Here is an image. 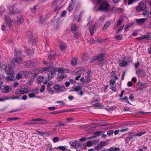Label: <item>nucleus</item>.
<instances>
[{"label": "nucleus", "mask_w": 151, "mask_h": 151, "mask_svg": "<svg viewBox=\"0 0 151 151\" xmlns=\"http://www.w3.org/2000/svg\"><path fill=\"white\" fill-rule=\"evenodd\" d=\"M65 71V69L61 68H54L50 70V73L51 76L49 74L48 75V79L50 80L54 77L55 75V72L57 71L59 73H63Z\"/></svg>", "instance_id": "obj_1"}, {"label": "nucleus", "mask_w": 151, "mask_h": 151, "mask_svg": "<svg viewBox=\"0 0 151 151\" xmlns=\"http://www.w3.org/2000/svg\"><path fill=\"white\" fill-rule=\"evenodd\" d=\"M110 6L106 1L103 2L100 6L99 10L104 12L109 11L110 9Z\"/></svg>", "instance_id": "obj_2"}, {"label": "nucleus", "mask_w": 151, "mask_h": 151, "mask_svg": "<svg viewBox=\"0 0 151 151\" xmlns=\"http://www.w3.org/2000/svg\"><path fill=\"white\" fill-rule=\"evenodd\" d=\"M5 22L9 29H11L13 27L12 20L9 15H5Z\"/></svg>", "instance_id": "obj_3"}, {"label": "nucleus", "mask_w": 151, "mask_h": 151, "mask_svg": "<svg viewBox=\"0 0 151 151\" xmlns=\"http://www.w3.org/2000/svg\"><path fill=\"white\" fill-rule=\"evenodd\" d=\"M146 7V4L143 2H141L139 3V5L136 7V10L137 12L143 11L145 9Z\"/></svg>", "instance_id": "obj_4"}, {"label": "nucleus", "mask_w": 151, "mask_h": 151, "mask_svg": "<svg viewBox=\"0 0 151 151\" xmlns=\"http://www.w3.org/2000/svg\"><path fill=\"white\" fill-rule=\"evenodd\" d=\"M5 72L7 75H14L13 68L9 65L6 66L5 68Z\"/></svg>", "instance_id": "obj_5"}, {"label": "nucleus", "mask_w": 151, "mask_h": 151, "mask_svg": "<svg viewBox=\"0 0 151 151\" xmlns=\"http://www.w3.org/2000/svg\"><path fill=\"white\" fill-rule=\"evenodd\" d=\"M28 90L27 88H20L17 89L15 92L17 94H24L28 92Z\"/></svg>", "instance_id": "obj_6"}, {"label": "nucleus", "mask_w": 151, "mask_h": 151, "mask_svg": "<svg viewBox=\"0 0 151 151\" xmlns=\"http://www.w3.org/2000/svg\"><path fill=\"white\" fill-rule=\"evenodd\" d=\"M129 64V62L125 58H123L119 61V65L122 67H125Z\"/></svg>", "instance_id": "obj_7"}, {"label": "nucleus", "mask_w": 151, "mask_h": 151, "mask_svg": "<svg viewBox=\"0 0 151 151\" xmlns=\"http://www.w3.org/2000/svg\"><path fill=\"white\" fill-rule=\"evenodd\" d=\"M23 19L22 17L21 16H18L17 18V20H12L13 23L15 25H18V24H21L23 22Z\"/></svg>", "instance_id": "obj_8"}, {"label": "nucleus", "mask_w": 151, "mask_h": 151, "mask_svg": "<svg viewBox=\"0 0 151 151\" xmlns=\"http://www.w3.org/2000/svg\"><path fill=\"white\" fill-rule=\"evenodd\" d=\"M53 88L55 91H64L65 90V88L64 86H60L58 84L55 85Z\"/></svg>", "instance_id": "obj_9"}, {"label": "nucleus", "mask_w": 151, "mask_h": 151, "mask_svg": "<svg viewBox=\"0 0 151 151\" xmlns=\"http://www.w3.org/2000/svg\"><path fill=\"white\" fill-rule=\"evenodd\" d=\"M12 90L11 88L9 86H4L1 89V91L3 93H8Z\"/></svg>", "instance_id": "obj_10"}, {"label": "nucleus", "mask_w": 151, "mask_h": 151, "mask_svg": "<svg viewBox=\"0 0 151 151\" xmlns=\"http://www.w3.org/2000/svg\"><path fill=\"white\" fill-rule=\"evenodd\" d=\"M22 63V60L19 57L16 58L14 60H13L11 62L12 64L13 65H16V63L21 64Z\"/></svg>", "instance_id": "obj_11"}, {"label": "nucleus", "mask_w": 151, "mask_h": 151, "mask_svg": "<svg viewBox=\"0 0 151 151\" xmlns=\"http://www.w3.org/2000/svg\"><path fill=\"white\" fill-rule=\"evenodd\" d=\"M9 12L11 14H13L17 13L18 12V10L15 7L13 6L10 7L9 8Z\"/></svg>", "instance_id": "obj_12"}, {"label": "nucleus", "mask_w": 151, "mask_h": 151, "mask_svg": "<svg viewBox=\"0 0 151 151\" xmlns=\"http://www.w3.org/2000/svg\"><path fill=\"white\" fill-rule=\"evenodd\" d=\"M76 1L77 0H71L68 9L69 11H71L73 9Z\"/></svg>", "instance_id": "obj_13"}, {"label": "nucleus", "mask_w": 151, "mask_h": 151, "mask_svg": "<svg viewBox=\"0 0 151 151\" xmlns=\"http://www.w3.org/2000/svg\"><path fill=\"white\" fill-rule=\"evenodd\" d=\"M58 42L60 44V48L61 50H65L66 48V45L65 44L60 40Z\"/></svg>", "instance_id": "obj_14"}, {"label": "nucleus", "mask_w": 151, "mask_h": 151, "mask_svg": "<svg viewBox=\"0 0 151 151\" xmlns=\"http://www.w3.org/2000/svg\"><path fill=\"white\" fill-rule=\"evenodd\" d=\"M52 68H53L51 67V66H49L47 67H44L40 69V71L42 73H43L44 71H49L50 73V70Z\"/></svg>", "instance_id": "obj_15"}, {"label": "nucleus", "mask_w": 151, "mask_h": 151, "mask_svg": "<svg viewBox=\"0 0 151 151\" xmlns=\"http://www.w3.org/2000/svg\"><path fill=\"white\" fill-rule=\"evenodd\" d=\"M104 56V55L102 54H101L98 56H95L94 57L91 59L90 61V63L93 62L94 61L97 60L99 58H102Z\"/></svg>", "instance_id": "obj_16"}, {"label": "nucleus", "mask_w": 151, "mask_h": 151, "mask_svg": "<svg viewBox=\"0 0 151 151\" xmlns=\"http://www.w3.org/2000/svg\"><path fill=\"white\" fill-rule=\"evenodd\" d=\"M99 26V25H97V24H96L95 25H94L92 27H90L89 31L91 35H93L95 28V27H96L97 28Z\"/></svg>", "instance_id": "obj_17"}, {"label": "nucleus", "mask_w": 151, "mask_h": 151, "mask_svg": "<svg viewBox=\"0 0 151 151\" xmlns=\"http://www.w3.org/2000/svg\"><path fill=\"white\" fill-rule=\"evenodd\" d=\"M27 72H24V71H21L19 72L18 74H17L16 76V78L18 79H19L21 78L23 75L24 74H26Z\"/></svg>", "instance_id": "obj_18"}, {"label": "nucleus", "mask_w": 151, "mask_h": 151, "mask_svg": "<svg viewBox=\"0 0 151 151\" xmlns=\"http://www.w3.org/2000/svg\"><path fill=\"white\" fill-rule=\"evenodd\" d=\"M67 146H60L57 147V148L59 150H60L62 151H68V150L67 148Z\"/></svg>", "instance_id": "obj_19"}, {"label": "nucleus", "mask_w": 151, "mask_h": 151, "mask_svg": "<svg viewBox=\"0 0 151 151\" xmlns=\"http://www.w3.org/2000/svg\"><path fill=\"white\" fill-rule=\"evenodd\" d=\"M65 76V75L62 74L61 75L58 76L56 78V79L59 81H62Z\"/></svg>", "instance_id": "obj_20"}, {"label": "nucleus", "mask_w": 151, "mask_h": 151, "mask_svg": "<svg viewBox=\"0 0 151 151\" xmlns=\"http://www.w3.org/2000/svg\"><path fill=\"white\" fill-rule=\"evenodd\" d=\"M146 20V19L143 18L141 19H137L136 20V22L139 24H143Z\"/></svg>", "instance_id": "obj_21"}, {"label": "nucleus", "mask_w": 151, "mask_h": 151, "mask_svg": "<svg viewBox=\"0 0 151 151\" xmlns=\"http://www.w3.org/2000/svg\"><path fill=\"white\" fill-rule=\"evenodd\" d=\"M81 16L80 14L75 16L74 20L76 22H78L81 20Z\"/></svg>", "instance_id": "obj_22"}, {"label": "nucleus", "mask_w": 151, "mask_h": 151, "mask_svg": "<svg viewBox=\"0 0 151 151\" xmlns=\"http://www.w3.org/2000/svg\"><path fill=\"white\" fill-rule=\"evenodd\" d=\"M82 88V86H78L77 87H73V91L77 92L81 90Z\"/></svg>", "instance_id": "obj_23"}, {"label": "nucleus", "mask_w": 151, "mask_h": 151, "mask_svg": "<svg viewBox=\"0 0 151 151\" xmlns=\"http://www.w3.org/2000/svg\"><path fill=\"white\" fill-rule=\"evenodd\" d=\"M106 62L105 59L103 58L99 60L98 62V64L100 66H103Z\"/></svg>", "instance_id": "obj_24"}, {"label": "nucleus", "mask_w": 151, "mask_h": 151, "mask_svg": "<svg viewBox=\"0 0 151 151\" xmlns=\"http://www.w3.org/2000/svg\"><path fill=\"white\" fill-rule=\"evenodd\" d=\"M7 65H5L4 63H0V70H4L6 67Z\"/></svg>", "instance_id": "obj_25"}, {"label": "nucleus", "mask_w": 151, "mask_h": 151, "mask_svg": "<svg viewBox=\"0 0 151 151\" xmlns=\"http://www.w3.org/2000/svg\"><path fill=\"white\" fill-rule=\"evenodd\" d=\"M73 37L74 39H77L79 37V33L77 30L73 32Z\"/></svg>", "instance_id": "obj_26"}, {"label": "nucleus", "mask_w": 151, "mask_h": 151, "mask_svg": "<svg viewBox=\"0 0 151 151\" xmlns=\"http://www.w3.org/2000/svg\"><path fill=\"white\" fill-rule=\"evenodd\" d=\"M122 19H120L118 21V22H117V24H115V26L114 27V29H117L118 27L119 26V25L121 24L122 22Z\"/></svg>", "instance_id": "obj_27"}, {"label": "nucleus", "mask_w": 151, "mask_h": 151, "mask_svg": "<svg viewBox=\"0 0 151 151\" xmlns=\"http://www.w3.org/2000/svg\"><path fill=\"white\" fill-rule=\"evenodd\" d=\"M142 15L144 17H147L149 15V11L146 10H144L143 11Z\"/></svg>", "instance_id": "obj_28"}, {"label": "nucleus", "mask_w": 151, "mask_h": 151, "mask_svg": "<svg viewBox=\"0 0 151 151\" xmlns=\"http://www.w3.org/2000/svg\"><path fill=\"white\" fill-rule=\"evenodd\" d=\"M88 56L87 54H85L82 57L81 60L83 62L88 60Z\"/></svg>", "instance_id": "obj_29"}, {"label": "nucleus", "mask_w": 151, "mask_h": 151, "mask_svg": "<svg viewBox=\"0 0 151 151\" xmlns=\"http://www.w3.org/2000/svg\"><path fill=\"white\" fill-rule=\"evenodd\" d=\"M71 29L73 32L77 30L75 25L73 24H72L71 27Z\"/></svg>", "instance_id": "obj_30"}, {"label": "nucleus", "mask_w": 151, "mask_h": 151, "mask_svg": "<svg viewBox=\"0 0 151 151\" xmlns=\"http://www.w3.org/2000/svg\"><path fill=\"white\" fill-rule=\"evenodd\" d=\"M101 145L102 147H104L108 145L109 144V142L108 141H101L100 142Z\"/></svg>", "instance_id": "obj_31"}, {"label": "nucleus", "mask_w": 151, "mask_h": 151, "mask_svg": "<svg viewBox=\"0 0 151 151\" xmlns=\"http://www.w3.org/2000/svg\"><path fill=\"white\" fill-rule=\"evenodd\" d=\"M109 151H119L120 150L119 148L116 147L114 148L113 147H111L108 149Z\"/></svg>", "instance_id": "obj_32"}, {"label": "nucleus", "mask_w": 151, "mask_h": 151, "mask_svg": "<svg viewBox=\"0 0 151 151\" xmlns=\"http://www.w3.org/2000/svg\"><path fill=\"white\" fill-rule=\"evenodd\" d=\"M11 76H6L5 78L6 80L8 81H12L14 79V75H10Z\"/></svg>", "instance_id": "obj_33"}, {"label": "nucleus", "mask_w": 151, "mask_h": 151, "mask_svg": "<svg viewBox=\"0 0 151 151\" xmlns=\"http://www.w3.org/2000/svg\"><path fill=\"white\" fill-rule=\"evenodd\" d=\"M145 132H139L138 133H136L135 134L133 135V137L135 136H139L140 137L143 135L145 133Z\"/></svg>", "instance_id": "obj_34"}, {"label": "nucleus", "mask_w": 151, "mask_h": 151, "mask_svg": "<svg viewBox=\"0 0 151 151\" xmlns=\"http://www.w3.org/2000/svg\"><path fill=\"white\" fill-rule=\"evenodd\" d=\"M47 90H48V92L50 94H52L54 92L53 91L50 87V86L48 85L47 86Z\"/></svg>", "instance_id": "obj_35"}, {"label": "nucleus", "mask_w": 151, "mask_h": 151, "mask_svg": "<svg viewBox=\"0 0 151 151\" xmlns=\"http://www.w3.org/2000/svg\"><path fill=\"white\" fill-rule=\"evenodd\" d=\"M43 81V77L42 76H40L36 80L37 82L38 83H40Z\"/></svg>", "instance_id": "obj_36"}, {"label": "nucleus", "mask_w": 151, "mask_h": 151, "mask_svg": "<svg viewBox=\"0 0 151 151\" xmlns=\"http://www.w3.org/2000/svg\"><path fill=\"white\" fill-rule=\"evenodd\" d=\"M149 37L147 35H143L140 36V37H138L137 38V39L138 40H144L145 39H148L149 38Z\"/></svg>", "instance_id": "obj_37"}, {"label": "nucleus", "mask_w": 151, "mask_h": 151, "mask_svg": "<svg viewBox=\"0 0 151 151\" xmlns=\"http://www.w3.org/2000/svg\"><path fill=\"white\" fill-rule=\"evenodd\" d=\"M105 19V17L104 16H102L98 20L99 22L98 23L97 25H100V23H101L102 22V21L104 20Z\"/></svg>", "instance_id": "obj_38"}, {"label": "nucleus", "mask_w": 151, "mask_h": 151, "mask_svg": "<svg viewBox=\"0 0 151 151\" xmlns=\"http://www.w3.org/2000/svg\"><path fill=\"white\" fill-rule=\"evenodd\" d=\"M121 100L123 102H125L127 103L130 104L128 100L127 97L126 96H125L123 98L121 99Z\"/></svg>", "instance_id": "obj_39"}, {"label": "nucleus", "mask_w": 151, "mask_h": 151, "mask_svg": "<svg viewBox=\"0 0 151 151\" xmlns=\"http://www.w3.org/2000/svg\"><path fill=\"white\" fill-rule=\"evenodd\" d=\"M77 62V59L76 58H74L72 60L71 63L73 65H75L76 64Z\"/></svg>", "instance_id": "obj_40"}, {"label": "nucleus", "mask_w": 151, "mask_h": 151, "mask_svg": "<svg viewBox=\"0 0 151 151\" xmlns=\"http://www.w3.org/2000/svg\"><path fill=\"white\" fill-rule=\"evenodd\" d=\"M110 23L111 22L109 21H108L106 22L103 27V29H106V28H107L110 25Z\"/></svg>", "instance_id": "obj_41"}, {"label": "nucleus", "mask_w": 151, "mask_h": 151, "mask_svg": "<svg viewBox=\"0 0 151 151\" xmlns=\"http://www.w3.org/2000/svg\"><path fill=\"white\" fill-rule=\"evenodd\" d=\"M101 134V132L100 131H97L96 132L93 134L94 137H96L100 135Z\"/></svg>", "instance_id": "obj_42"}, {"label": "nucleus", "mask_w": 151, "mask_h": 151, "mask_svg": "<svg viewBox=\"0 0 151 151\" xmlns=\"http://www.w3.org/2000/svg\"><path fill=\"white\" fill-rule=\"evenodd\" d=\"M48 55L49 58L50 59H51L53 58L55 56V54H54L53 52H51L49 54H48Z\"/></svg>", "instance_id": "obj_43"}, {"label": "nucleus", "mask_w": 151, "mask_h": 151, "mask_svg": "<svg viewBox=\"0 0 151 151\" xmlns=\"http://www.w3.org/2000/svg\"><path fill=\"white\" fill-rule=\"evenodd\" d=\"M108 88L109 86L107 85L104 86L102 87L101 91L103 92H106V90Z\"/></svg>", "instance_id": "obj_44"}, {"label": "nucleus", "mask_w": 151, "mask_h": 151, "mask_svg": "<svg viewBox=\"0 0 151 151\" xmlns=\"http://www.w3.org/2000/svg\"><path fill=\"white\" fill-rule=\"evenodd\" d=\"M102 146L101 145L100 143V142L99 144H98L97 146L95 147L94 149L96 150H99L101 148Z\"/></svg>", "instance_id": "obj_45"}, {"label": "nucleus", "mask_w": 151, "mask_h": 151, "mask_svg": "<svg viewBox=\"0 0 151 151\" xmlns=\"http://www.w3.org/2000/svg\"><path fill=\"white\" fill-rule=\"evenodd\" d=\"M77 142L76 141H70L69 142V144L70 145L74 146L76 145Z\"/></svg>", "instance_id": "obj_46"}, {"label": "nucleus", "mask_w": 151, "mask_h": 151, "mask_svg": "<svg viewBox=\"0 0 151 151\" xmlns=\"http://www.w3.org/2000/svg\"><path fill=\"white\" fill-rule=\"evenodd\" d=\"M5 10L3 6L0 7V15L2 14Z\"/></svg>", "instance_id": "obj_47"}, {"label": "nucleus", "mask_w": 151, "mask_h": 151, "mask_svg": "<svg viewBox=\"0 0 151 151\" xmlns=\"http://www.w3.org/2000/svg\"><path fill=\"white\" fill-rule=\"evenodd\" d=\"M93 142L92 141H89L88 142L86 143V145L88 147H90L91 146L93 145Z\"/></svg>", "instance_id": "obj_48"}, {"label": "nucleus", "mask_w": 151, "mask_h": 151, "mask_svg": "<svg viewBox=\"0 0 151 151\" xmlns=\"http://www.w3.org/2000/svg\"><path fill=\"white\" fill-rule=\"evenodd\" d=\"M116 82L113 79H111L110 81V86L115 85Z\"/></svg>", "instance_id": "obj_49"}, {"label": "nucleus", "mask_w": 151, "mask_h": 151, "mask_svg": "<svg viewBox=\"0 0 151 151\" xmlns=\"http://www.w3.org/2000/svg\"><path fill=\"white\" fill-rule=\"evenodd\" d=\"M110 88L114 91H116V86L113 85L112 86H110Z\"/></svg>", "instance_id": "obj_50"}, {"label": "nucleus", "mask_w": 151, "mask_h": 151, "mask_svg": "<svg viewBox=\"0 0 151 151\" xmlns=\"http://www.w3.org/2000/svg\"><path fill=\"white\" fill-rule=\"evenodd\" d=\"M10 98H5L4 97H2L0 98V101H4L5 100H8L10 99Z\"/></svg>", "instance_id": "obj_51"}, {"label": "nucleus", "mask_w": 151, "mask_h": 151, "mask_svg": "<svg viewBox=\"0 0 151 151\" xmlns=\"http://www.w3.org/2000/svg\"><path fill=\"white\" fill-rule=\"evenodd\" d=\"M81 3L79 1H78L77 3L76 7V10H78V8H79L80 6Z\"/></svg>", "instance_id": "obj_52"}, {"label": "nucleus", "mask_w": 151, "mask_h": 151, "mask_svg": "<svg viewBox=\"0 0 151 151\" xmlns=\"http://www.w3.org/2000/svg\"><path fill=\"white\" fill-rule=\"evenodd\" d=\"M138 0H136V1H135V0H128V5H130L132 4V3L134 2H137Z\"/></svg>", "instance_id": "obj_53"}, {"label": "nucleus", "mask_w": 151, "mask_h": 151, "mask_svg": "<svg viewBox=\"0 0 151 151\" xmlns=\"http://www.w3.org/2000/svg\"><path fill=\"white\" fill-rule=\"evenodd\" d=\"M7 27L4 24H3L1 26V29L3 31H5L6 30Z\"/></svg>", "instance_id": "obj_54"}, {"label": "nucleus", "mask_w": 151, "mask_h": 151, "mask_svg": "<svg viewBox=\"0 0 151 151\" xmlns=\"http://www.w3.org/2000/svg\"><path fill=\"white\" fill-rule=\"evenodd\" d=\"M132 138V137H127L125 139V142L126 143H127L130 141V140Z\"/></svg>", "instance_id": "obj_55"}, {"label": "nucleus", "mask_w": 151, "mask_h": 151, "mask_svg": "<svg viewBox=\"0 0 151 151\" xmlns=\"http://www.w3.org/2000/svg\"><path fill=\"white\" fill-rule=\"evenodd\" d=\"M83 71V70H79L78 71H77L76 73V75H80L81 76V73H82V72Z\"/></svg>", "instance_id": "obj_56"}, {"label": "nucleus", "mask_w": 151, "mask_h": 151, "mask_svg": "<svg viewBox=\"0 0 151 151\" xmlns=\"http://www.w3.org/2000/svg\"><path fill=\"white\" fill-rule=\"evenodd\" d=\"M35 96V94L34 93H29L28 94V96L30 98H32V97H34Z\"/></svg>", "instance_id": "obj_57"}, {"label": "nucleus", "mask_w": 151, "mask_h": 151, "mask_svg": "<svg viewBox=\"0 0 151 151\" xmlns=\"http://www.w3.org/2000/svg\"><path fill=\"white\" fill-rule=\"evenodd\" d=\"M45 89V86L44 85H42L40 89V92L41 93L43 92Z\"/></svg>", "instance_id": "obj_58"}, {"label": "nucleus", "mask_w": 151, "mask_h": 151, "mask_svg": "<svg viewBox=\"0 0 151 151\" xmlns=\"http://www.w3.org/2000/svg\"><path fill=\"white\" fill-rule=\"evenodd\" d=\"M113 133V130H109L107 132V134L109 136L111 135Z\"/></svg>", "instance_id": "obj_59"}, {"label": "nucleus", "mask_w": 151, "mask_h": 151, "mask_svg": "<svg viewBox=\"0 0 151 151\" xmlns=\"http://www.w3.org/2000/svg\"><path fill=\"white\" fill-rule=\"evenodd\" d=\"M66 11L65 10L63 11L61 14V16L63 17H65L66 14Z\"/></svg>", "instance_id": "obj_60"}, {"label": "nucleus", "mask_w": 151, "mask_h": 151, "mask_svg": "<svg viewBox=\"0 0 151 151\" xmlns=\"http://www.w3.org/2000/svg\"><path fill=\"white\" fill-rule=\"evenodd\" d=\"M59 138L57 137H55L52 139V140L54 142H57Z\"/></svg>", "instance_id": "obj_61"}, {"label": "nucleus", "mask_w": 151, "mask_h": 151, "mask_svg": "<svg viewBox=\"0 0 151 151\" xmlns=\"http://www.w3.org/2000/svg\"><path fill=\"white\" fill-rule=\"evenodd\" d=\"M104 0H92V1L94 3H95L96 2H97L98 3H101L102 1Z\"/></svg>", "instance_id": "obj_62"}, {"label": "nucleus", "mask_w": 151, "mask_h": 151, "mask_svg": "<svg viewBox=\"0 0 151 151\" xmlns=\"http://www.w3.org/2000/svg\"><path fill=\"white\" fill-rule=\"evenodd\" d=\"M128 130V128H126L125 129H122L120 130V132H126Z\"/></svg>", "instance_id": "obj_63"}, {"label": "nucleus", "mask_w": 151, "mask_h": 151, "mask_svg": "<svg viewBox=\"0 0 151 151\" xmlns=\"http://www.w3.org/2000/svg\"><path fill=\"white\" fill-rule=\"evenodd\" d=\"M57 4V1H54L52 4L53 7H55Z\"/></svg>", "instance_id": "obj_64"}]
</instances>
